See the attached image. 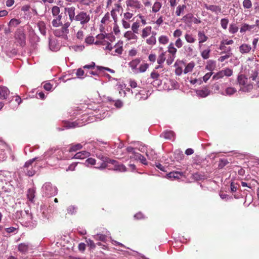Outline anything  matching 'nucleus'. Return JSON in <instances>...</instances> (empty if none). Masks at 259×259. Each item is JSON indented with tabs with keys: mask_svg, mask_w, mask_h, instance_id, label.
<instances>
[{
	"mask_svg": "<svg viewBox=\"0 0 259 259\" xmlns=\"http://www.w3.org/2000/svg\"><path fill=\"white\" fill-rule=\"evenodd\" d=\"M52 24L53 27H58L61 26L59 29L54 30V34L57 37L66 38L69 33L68 28L70 26V22L68 20L67 16L63 13L54 17Z\"/></svg>",
	"mask_w": 259,
	"mask_h": 259,
	"instance_id": "1",
	"label": "nucleus"
},
{
	"mask_svg": "<svg viewBox=\"0 0 259 259\" xmlns=\"http://www.w3.org/2000/svg\"><path fill=\"white\" fill-rule=\"evenodd\" d=\"M237 81L240 86V90L245 92H250L253 89V84L248 82V78L244 75L238 76Z\"/></svg>",
	"mask_w": 259,
	"mask_h": 259,
	"instance_id": "2",
	"label": "nucleus"
},
{
	"mask_svg": "<svg viewBox=\"0 0 259 259\" xmlns=\"http://www.w3.org/2000/svg\"><path fill=\"white\" fill-rule=\"evenodd\" d=\"M91 19V17L89 14L84 11H80L76 14L74 20L79 22V24L83 26L90 21Z\"/></svg>",
	"mask_w": 259,
	"mask_h": 259,
	"instance_id": "3",
	"label": "nucleus"
},
{
	"mask_svg": "<svg viewBox=\"0 0 259 259\" xmlns=\"http://www.w3.org/2000/svg\"><path fill=\"white\" fill-rule=\"evenodd\" d=\"M166 52L169 53L166 59V64L170 65L173 63L176 58L177 49L174 47V44L170 42L167 47V51Z\"/></svg>",
	"mask_w": 259,
	"mask_h": 259,
	"instance_id": "4",
	"label": "nucleus"
},
{
	"mask_svg": "<svg viewBox=\"0 0 259 259\" xmlns=\"http://www.w3.org/2000/svg\"><path fill=\"white\" fill-rule=\"evenodd\" d=\"M46 195L49 197L55 196L57 193V189L50 183H45L42 187Z\"/></svg>",
	"mask_w": 259,
	"mask_h": 259,
	"instance_id": "5",
	"label": "nucleus"
},
{
	"mask_svg": "<svg viewBox=\"0 0 259 259\" xmlns=\"http://www.w3.org/2000/svg\"><path fill=\"white\" fill-rule=\"evenodd\" d=\"M233 74V70L229 68H226L219 71L212 76L213 80H218L223 78L224 76L230 77Z\"/></svg>",
	"mask_w": 259,
	"mask_h": 259,
	"instance_id": "6",
	"label": "nucleus"
},
{
	"mask_svg": "<svg viewBox=\"0 0 259 259\" xmlns=\"http://www.w3.org/2000/svg\"><path fill=\"white\" fill-rule=\"evenodd\" d=\"M125 3L127 11H130L131 8L136 12L137 10L140 9L143 7L142 4L138 0H126Z\"/></svg>",
	"mask_w": 259,
	"mask_h": 259,
	"instance_id": "7",
	"label": "nucleus"
},
{
	"mask_svg": "<svg viewBox=\"0 0 259 259\" xmlns=\"http://www.w3.org/2000/svg\"><path fill=\"white\" fill-rule=\"evenodd\" d=\"M106 38L109 39L107 35H105L102 33L99 34L96 36L97 39H100L101 42H102L101 45L106 46L105 50L112 51L113 47L111 44L105 39Z\"/></svg>",
	"mask_w": 259,
	"mask_h": 259,
	"instance_id": "8",
	"label": "nucleus"
},
{
	"mask_svg": "<svg viewBox=\"0 0 259 259\" xmlns=\"http://www.w3.org/2000/svg\"><path fill=\"white\" fill-rule=\"evenodd\" d=\"M75 8L73 6L65 8V12H66L68 15L69 22L70 23L75 20L76 15H75Z\"/></svg>",
	"mask_w": 259,
	"mask_h": 259,
	"instance_id": "9",
	"label": "nucleus"
},
{
	"mask_svg": "<svg viewBox=\"0 0 259 259\" xmlns=\"http://www.w3.org/2000/svg\"><path fill=\"white\" fill-rule=\"evenodd\" d=\"M247 31L252 32H257L258 31V30H255V25H249L247 23L242 24L240 29V32L241 33H245Z\"/></svg>",
	"mask_w": 259,
	"mask_h": 259,
	"instance_id": "10",
	"label": "nucleus"
},
{
	"mask_svg": "<svg viewBox=\"0 0 259 259\" xmlns=\"http://www.w3.org/2000/svg\"><path fill=\"white\" fill-rule=\"evenodd\" d=\"M174 66L176 67V74L178 76L181 75L183 73V67L185 66V62L183 61H177L175 62Z\"/></svg>",
	"mask_w": 259,
	"mask_h": 259,
	"instance_id": "11",
	"label": "nucleus"
},
{
	"mask_svg": "<svg viewBox=\"0 0 259 259\" xmlns=\"http://www.w3.org/2000/svg\"><path fill=\"white\" fill-rule=\"evenodd\" d=\"M156 32L155 31H152L151 35L149 37H147L146 38V43L149 46H154L156 43Z\"/></svg>",
	"mask_w": 259,
	"mask_h": 259,
	"instance_id": "12",
	"label": "nucleus"
},
{
	"mask_svg": "<svg viewBox=\"0 0 259 259\" xmlns=\"http://www.w3.org/2000/svg\"><path fill=\"white\" fill-rule=\"evenodd\" d=\"M152 32L151 26H146L142 30L141 36L142 38L146 39L148 36L152 34Z\"/></svg>",
	"mask_w": 259,
	"mask_h": 259,
	"instance_id": "13",
	"label": "nucleus"
},
{
	"mask_svg": "<svg viewBox=\"0 0 259 259\" xmlns=\"http://www.w3.org/2000/svg\"><path fill=\"white\" fill-rule=\"evenodd\" d=\"M196 93L199 97L204 98L210 94V91L207 87H205L201 90H197Z\"/></svg>",
	"mask_w": 259,
	"mask_h": 259,
	"instance_id": "14",
	"label": "nucleus"
},
{
	"mask_svg": "<svg viewBox=\"0 0 259 259\" xmlns=\"http://www.w3.org/2000/svg\"><path fill=\"white\" fill-rule=\"evenodd\" d=\"M10 94L9 89L5 87H0V99H6Z\"/></svg>",
	"mask_w": 259,
	"mask_h": 259,
	"instance_id": "15",
	"label": "nucleus"
},
{
	"mask_svg": "<svg viewBox=\"0 0 259 259\" xmlns=\"http://www.w3.org/2000/svg\"><path fill=\"white\" fill-rule=\"evenodd\" d=\"M251 49V47L250 45L243 44L239 47V52L242 54H247L250 52Z\"/></svg>",
	"mask_w": 259,
	"mask_h": 259,
	"instance_id": "16",
	"label": "nucleus"
},
{
	"mask_svg": "<svg viewBox=\"0 0 259 259\" xmlns=\"http://www.w3.org/2000/svg\"><path fill=\"white\" fill-rule=\"evenodd\" d=\"M89 156V152L86 151H82L76 153L72 158L82 159L88 157Z\"/></svg>",
	"mask_w": 259,
	"mask_h": 259,
	"instance_id": "17",
	"label": "nucleus"
},
{
	"mask_svg": "<svg viewBox=\"0 0 259 259\" xmlns=\"http://www.w3.org/2000/svg\"><path fill=\"white\" fill-rule=\"evenodd\" d=\"M199 44L201 45L208 39V37L205 35L204 31L199 30L198 32Z\"/></svg>",
	"mask_w": 259,
	"mask_h": 259,
	"instance_id": "18",
	"label": "nucleus"
},
{
	"mask_svg": "<svg viewBox=\"0 0 259 259\" xmlns=\"http://www.w3.org/2000/svg\"><path fill=\"white\" fill-rule=\"evenodd\" d=\"M205 8L207 10H210L212 12L215 13L216 14H218V13H220L221 11V8L220 6H217V5H208L205 4Z\"/></svg>",
	"mask_w": 259,
	"mask_h": 259,
	"instance_id": "19",
	"label": "nucleus"
},
{
	"mask_svg": "<svg viewBox=\"0 0 259 259\" xmlns=\"http://www.w3.org/2000/svg\"><path fill=\"white\" fill-rule=\"evenodd\" d=\"M184 175L183 173L180 171H171L167 174V177L169 178L173 179H180Z\"/></svg>",
	"mask_w": 259,
	"mask_h": 259,
	"instance_id": "20",
	"label": "nucleus"
},
{
	"mask_svg": "<svg viewBox=\"0 0 259 259\" xmlns=\"http://www.w3.org/2000/svg\"><path fill=\"white\" fill-rule=\"evenodd\" d=\"M186 41L189 44L195 43L196 41L195 37L189 32H186L184 36Z\"/></svg>",
	"mask_w": 259,
	"mask_h": 259,
	"instance_id": "21",
	"label": "nucleus"
},
{
	"mask_svg": "<svg viewBox=\"0 0 259 259\" xmlns=\"http://www.w3.org/2000/svg\"><path fill=\"white\" fill-rule=\"evenodd\" d=\"M114 48L115 49L114 52H112L110 53V54L112 55H121L123 52L122 46H121L118 43H117L114 46Z\"/></svg>",
	"mask_w": 259,
	"mask_h": 259,
	"instance_id": "22",
	"label": "nucleus"
},
{
	"mask_svg": "<svg viewBox=\"0 0 259 259\" xmlns=\"http://www.w3.org/2000/svg\"><path fill=\"white\" fill-rule=\"evenodd\" d=\"M219 49L222 52H221V54H223L224 53H226L228 52H231L232 49L231 47H227L226 45H225L223 42H220V45L219 47Z\"/></svg>",
	"mask_w": 259,
	"mask_h": 259,
	"instance_id": "23",
	"label": "nucleus"
},
{
	"mask_svg": "<svg viewBox=\"0 0 259 259\" xmlns=\"http://www.w3.org/2000/svg\"><path fill=\"white\" fill-rule=\"evenodd\" d=\"M136 33L134 32L132 30H129L126 31L124 34V37L127 38L128 40L136 39L137 36L136 35Z\"/></svg>",
	"mask_w": 259,
	"mask_h": 259,
	"instance_id": "24",
	"label": "nucleus"
},
{
	"mask_svg": "<svg viewBox=\"0 0 259 259\" xmlns=\"http://www.w3.org/2000/svg\"><path fill=\"white\" fill-rule=\"evenodd\" d=\"M37 25L41 34L43 35H45L46 34V26L45 23L44 21H39Z\"/></svg>",
	"mask_w": 259,
	"mask_h": 259,
	"instance_id": "25",
	"label": "nucleus"
},
{
	"mask_svg": "<svg viewBox=\"0 0 259 259\" xmlns=\"http://www.w3.org/2000/svg\"><path fill=\"white\" fill-rule=\"evenodd\" d=\"M162 136L166 139L170 140L175 137V134L172 131H166L162 133Z\"/></svg>",
	"mask_w": 259,
	"mask_h": 259,
	"instance_id": "26",
	"label": "nucleus"
},
{
	"mask_svg": "<svg viewBox=\"0 0 259 259\" xmlns=\"http://www.w3.org/2000/svg\"><path fill=\"white\" fill-rule=\"evenodd\" d=\"M146 155L149 159L152 160L156 159L157 158V154L152 149H149L147 150L146 152Z\"/></svg>",
	"mask_w": 259,
	"mask_h": 259,
	"instance_id": "27",
	"label": "nucleus"
},
{
	"mask_svg": "<svg viewBox=\"0 0 259 259\" xmlns=\"http://www.w3.org/2000/svg\"><path fill=\"white\" fill-rule=\"evenodd\" d=\"M98 158L101 159L102 161L109 162V163L115 164L116 163V161L113 159H111L110 158L104 156L102 154H100L97 156Z\"/></svg>",
	"mask_w": 259,
	"mask_h": 259,
	"instance_id": "28",
	"label": "nucleus"
},
{
	"mask_svg": "<svg viewBox=\"0 0 259 259\" xmlns=\"http://www.w3.org/2000/svg\"><path fill=\"white\" fill-rule=\"evenodd\" d=\"M184 49L188 55H192L194 53V47L192 45H186L184 46Z\"/></svg>",
	"mask_w": 259,
	"mask_h": 259,
	"instance_id": "29",
	"label": "nucleus"
},
{
	"mask_svg": "<svg viewBox=\"0 0 259 259\" xmlns=\"http://www.w3.org/2000/svg\"><path fill=\"white\" fill-rule=\"evenodd\" d=\"M161 7H162V3L160 2L156 1L154 3V4L152 7V12L156 13L159 12V10H160V9L161 8Z\"/></svg>",
	"mask_w": 259,
	"mask_h": 259,
	"instance_id": "30",
	"label": "nucleus"
},
{
	"mask_svg": "<svg viewBox=\"0 0 259 259\" xmlns=\"http://www.w3.org/2000/svg\"><path fill=\"white\" fill-rule=\"evenodd\" d=\"M82 148V146L79 144H71L70 146V148L69 149V151L70 152H76L77 150H80Z\"/></svg>",
	"mask_w": 259,
	"mask_h": 259,
	"instance_id": "31",
	"label": "nucleus"
},
{
	"mask_svg": "<svg viewBox=\"0 0 259 259\" xmlns=\"http://www.w3.org/2000/svg\"><path fill=\"white\" fill-rule=\"evenodd\" d=\"M166 52H163L160 54L157 58V62L158 64H162L166 60L165 54Z\"/></svg>",
	"mask_w": 259,
	"mask_h": 259,
	"instance_id": "32",
	"label": "nucleus"
},
{
	"mask_svg": "<svg viewBox=\"0 0 259 259\" xmlns=\"http://www.w3.org/2000/svg\"><path fill=\"white\" fill-rule=\"evenodd\" d=\"M184 70V73L187 74L188 72H191L195 66V63L193 62H190L186 66Z\"/></svg>",
	"mask_w": 259,
	"mask_h": 259,
	"instance_id": "33",
	"label": "nucleus"
},
{
	"mask_svg": "<svg viewBox=\"0 0 259 259\" xmlns=\"http://www.w3.org/2000/svg\"><path fill=\"white\" fill-rule=\"evenodd\" d=\"M193 17V15L192 14L189 13L185 15L182 20L186 23H190L192 22Z\"/></svg>",
	"mask_w": 259,
	"mask_h": 259,
	"instance_id": "34",
	"label": "nucleus"
},
{
	"mask_svg": "<svg viewBox=\"0 0 259 259\" xmlns=\"http://www.w3.org/2000/svg\"><path fill=\"white\" fill-rule=\"evenodd\" d=\"M35 190L33 188H29L27 191V197L30 201H32L35 197Z\"/></svg>",
	"mask_w": 259,
	"mask_h": 259,
	"instance_id": "35",
	"label": "nucleus"
},
{
	"mask_svg": "<svg viewBox=\"0 0 259 259\" xmlns=\"http://www.w3.org/2000/svg\"><path fill=\"white\" fill-rule=\"evenodd\" d=\"M186 8V6L185 5H179L176 9V14L177 16H180L181 14L183 13L185 9Z\"/></svg>",
	"mask_w": 259,
	"mask_h": 259,
	"instance_id": "36",
	"label": "nucleus"
},
{
	"mask_svg": "<svg viewBox=\"0 0 259 259\" xmlns=\"http://www.w3.org/2000/svg\"><path fill=\"white\" fill-rule=\"evenodd\" d=\"M18 250L22 253H25L28 251V245L25 243H20L18 245Z\"/></svg>",
	"mask_w": 259,
	"mask_h": 259,
	"instance_id": "37",
	"label": "nucleus"
},
{
	"mask_svg": "<svg viewBox=\"0 0 259 259\" xmlns=\"http://www.w3.org/2000/svg\"><path fill=\"white\" fill-rule=\"evenodd\" d=\"M51 12L53 18L61 14L60 9L57 6H54L52 8Z\"/></svg>",
	"mask_w": 259,
	"mask_h": 259,
	"instance_id": "38",
	"label": "nucleus"
},
{
	"mask_svg": "<svg viewBox=\"0 0 259 259\" xmlns=\"http://www.w3.org/2000/svg\"><path fill=\"white\" fill-rule=\"evenodd\" d=\"M210 49L209 48H207L204 50H203L201 53V57L204 59H207L210 57Z\"/></svg>",
	"mask_w": 259,
	"mask_h": 259,
	"instance_id": "39",
	"label": "nucleus"
},
{
	"mask_svg": "<svg viewBox=\"0 0 259 259\" xmlns=\"http://www.w3.org/2000/svg\"><path fill=\"white\" fill-rule=\"evenodd\" d=\"M225 95L231 96L235 94L237 90L235 88L233 87H228L225 90Z\"/></svg>",
	"mask_w": 259,
	"mask_h": 259,
	"instance_id": "40",
	"label": "nucleus"
},
{
	"mask_svg": "<svg viewBox=\"0 0 259 259\" xmlns=\"http://www.w3.org/2000/svg\"><path fill=\"white\" fill-rule=\"evenodd\" d=\"M158 41L161 44L166 45L168 42L169 38L166 35H161L158 38Z\"/></svg>",
	"mask_w": 259,
	"mask_h": 259,
	"instance_id": "41",
	"label": "nucleus"
},
{
	"mask_svg": "<svg viewBox=\"0 0 259 259\" xmlns=\"http://www.w3.org/2000/svg\"><path fill=\"white\" fill-rule=\"evenodd\" d=\"M225 54V55L221 56L219 58L218 60L220 62H223L225 60L229 59L233 55V53L232 52H228Z\"/></svg>",
	"mask_w": 259,
	"mask_h": 259,
	"instance_id": "42",
	"label": "nucleus"
},
{
	"mask_svg": "<svg viewBox=\"0 0 259 259\" xmlns=\"http://www.w3.org/2000/svg\"><path fill=\"white\" fill-rule=\"evenodd\" d=\"M140 26V23L138 22H134L131 27L132 30L136 33H138L139 28Z\"/></svg>",
	"mask_w": 259,
	"mask_h": 259,
	"instance_id": "43",
	"label": "nucleus"
},
{
	"mask_svg": "<svg viewBox=\"0 0 259 259\" xmlns=\"http://www.w3.org/2000/svg\"><path fill=\"white\" fill-rule=\"evenodd\" d=\"M37 157H35L34 158H32L31 159H30L29 160H28L27 161H26L24 165V168H27L28 169V168H29L30 167H32V164L33 163L36 161L37 160Z\"/></svg>",
	"mask_w": 259,
	"mask_h": 259,
	"instance_id": "44",
	"label": "nucleus"
},
{
	"mask_svg": "<svg viewBox=\"0 0 259 259\" xmlns=\"http://www.w3.org/2000/svg\"><path fill=\"white\" fill-rule=\"evenodd\" d=\"M229 30L231 33L234 34L238 31V27L235 24H231L230 25Z\"/></svg>",
	"mask_w": 259,
	"mask_h": 259,
	"instance_id": "45",
	"label": "nucleus"
},
{
	"mask_svg": "<svg viewBox=\"0 0 259 259\" xmlns=\"http://www.w3.org/2000/svg\"><path fill=\"white\" fill-rule=\"evenodd\" d=\"M192 178L193 180L197 181L203 179L204 176L198 172H196L192 175Z\"/></svg>",
	"mask_w": 259,
	"mask_h": 259,
	"instance_id": "46",
	"label": "nucleus"
},
{
	"mask_svg": "<svg viewBox=\"0 0 259 259\" xmlns=\"http://www.w3.org/2000/svg\"><path fill=\"white\" fill-rule=\"evenodd\" d=\"M95 239L97 240H100L103 242L106 241V236L105 235L101 234H98L95 237Z\"/></svg>",
	"mask_w": 259,
	"mask_h": 259,
	"instance_id": "47",
	"label": "nucleus"
},
{
	"mask_svg": "<svg viewBox=\"0 0 259 259\" xmlns=\"http://www.w3.org/2000/svg\"><path fill=\"white\" fill-rule=\"evenodd\" d=\"M160 74L155 70H153L150 74V78L157 80L158 79Z\"/></svg>",
	"mask_w": 259,
	"mask_h": 259,
	"instance_id": "48",
	"label": "nucleus"
},
{
	"mask_svg": "<svg viewBox=\"0 0 259 259\" xmlns=\"http://www.w3.org/2000/svg\"><path fill=\"white\" fill-rule=\"evenodd\" d=\"M252 3L250 0H244L243 2V6L245 9H250L252 7Z\"/></svg>",
	"mask_w": 259,
	"mask_h": 259,
	"instance_id": "49",
	"label": "nucleus"
},
{
	"mask_svg": "<svg viewBox=\"0 0 259 259\" xmlns=\"http://www.w3.org/2000/svg\"><path fill=\"white\" fill-rule=\"evenodd\" d=\"M228 23L229 20L227 18H223L221 20V25L224 29H226L227 28Z\"/></svg>",
	"mask_w": 259,
	"mask_h": 259,
	"instance_id": "50",
	"label": "nucleus"
},
{
	"mask_svg": "<svg viewBox=\"0 0 259 259\" xmlns=\"http://www.w3.org/2000/svg\"><path fill=\"white\" fill-rule=\"evenodd\" d=\"M139 63L140 60L139 59H135L130 62L129 65L132 69H135Z\"/></svg>",
	"mask_w": 259,
	"mask_h": 259,
	"instance_id": "51",
	"label": "nucleus"
},
{
	"mask_svg": "<svg viewBox=\"0 0 259 259\" xmlns=\"http://www.w3.org/2000/svg\"><path fill=\"white\" fill-rule=\"evenodd\" d=\"M249 79H251L252 80H256L258 78V72L256 70L252 71V73L250 74Z\"/></svg>",
	"mask_w": 259,
	"mask_h": 259,
	"instance_id": "52",
	"label": "nucleus"
},
{
	"mask_svg": "<svg viewBox=\"0 0 259 259\" xmlns=\"http://www.w3.org/2000/svg\"><path fill=\"white\" fill-rule=\"evenodd\" d=\"M25 171L28 176H32L35 173V170L33 169V167H30L28 169L26 168Z\"/></svg>",
	"mask_w": 259,
	"mask_h": 259,
	"instance_id": "53",
	"label": "nucleus"
},
{
	"mask_svg": "<svg viewBox=\"0 0 259 259\" xmlns=\"http://www.w3.org/2000/svg\"><path fill=\"white\" fill-rule=\"evenodd\" d=\"M117 162L116 161V163H115V169L119 170L120 171H124L126 170L125 166L123 164L120 165H117Z\"/></svg>",
	"mask_w": 259,
	"mask_h": 259,
	"instance_id": "54",
	"label": "nucleus"
},
{
	"mask_svg": "<svg viewBox=\"0 0 259 259\" xmlns=\"http://www.w3.org/2000/svg\"><path fill=\"white\" fill-rule=\"evenodd\" d=\"M76 212V208L72 205L69 206L67 208V212L69 214H73Z\"/></svg>",
	"mask_w": 259,
	"mask_h": 259,
	"instance_id": "55",
	"label": "nucleus"
},
{
	"mask_svg": "<svg viewBox=\"0 0 259 259\" xmlns=\"http://www.w3.org/2000/svg\"><path fill=\"white\" fill-rule=\"evenodd\" d=\"M149 65L147 63H144L140 65L139 67V71L141 72H144L148 68Z\"/></svg>",
	"mask_w": 259,
	"mask_h": 259,
	"instance_id": "56",
	"label": "nucleus"
},
{
	"mask_svg": "<svg viewBox=\"0 0 259 259\" xmlns=\"http://www.w3.org/2000/svg\"><path fill=\"white\" fill-rule=\"evenodd\" d=\"M76 122H67L65 123V126L67 128H73L77 126Z\"/></svg>",
	"mask_w": 259,
	"mask_h": 259,
	"instance_id": "57",
	"label": "nucleus"
},
{
	"mask_svg": "<svg viewBox=\"0 0 259 259\" xmlns=\"http://www.w3.org/2000/svg\"><path fill=\"white\" fill-rule=\"evenodd\" d=\"M76 37L78 39L82 40L84 37V33L83 31L81 30H78L76 33Z\"/></svg>",
	"mask_w": 259,
	"mask_h": 259,
	"instance_id": "58",
	"label": "nucleus"
},
{
	"mask_svg": "<svg viewBox=\"0 0 259 259\" xmlns=\"http://www.w3.org/2000/svg\"><path fill=\"white\" fill-rule=\"evenodd\" d=\"M182 35V31L179 29H177L174 31L173 36L174 37L180 38V37Z\"/></svg>",
	"mask_w": 259,
	"mask_h": 259,
	"instance_id": "59",
	"label": "nucleus"
},
{
	"mask_svg": "<svg viewBox=\"0 0 259 259\" xmlns=\"http://www.w3.org/2000/svg\"><path fill=\"white\" fill-rule=\"evenodd\" d=\"M133 16V14L130 12L124 13L123 14V19L130 20Z\"/></svg>",
	"mask_w": 259,
	"mask_h": 259,
	"instance_id": "60",
	"label": "nucleus"
},
{
	"mask_svg": "<svg viewBox=\"0 0 259 259\" xmlns=\"http://www.w3.org/2000/svg\"><path fill=\"white\" fill-rule=\"evenodd\" d=\"M94 37L93 36H89L85 38V42L88 44L91 45L94 44Z\"/></svg>",
	"mask_w": 259,
	"mask_h": 259,
	"instance_id": "61",
	"label": "nucleus"
},
{
	"mask_svg": "<svg viewBox=\"0 0 259 259\" xmlns=\"http://www.w3.org/2000/svg\"><path fill=\"white\" fill-rule=\"evenodd\" d=\"M110 19V15L108 12H107L104 16L102 18L101 22L103 24H105L107 21H109Z\"/></svg>",
	"mask_w": 259,
	"mask_h": 259,
	"instance_id": "62",
	"label": "nucleus"
},
{
	"mask_svg": "<svg viewBox=\"0 0 259 259\" xmlns=\"http://www.w3.org/2000/svg\"><path fill=\"white\" fill-rule=\"evenodd\" d=\"M175 45L176 47L178 48H181L182 47L183 42L182 41V40L180 38H177V39L176 40Z\"/></svg>",
	"mask_w": 259,
	"mask_h": 259,
	"instance_id": "63",
	"label": "nucleus"
},
{
	"mask_svg": "<svg viewBox=\"0 0 259 259\" xmlns=\"http://www.w3.org/2000/svg\"><path fill=\"white\" fill-rule=\"evenodd\" d=\"M121 22H122V25L123 27L125 29H127L130 27V26H131L130 24L127 21V20L122 19L121 20Z\"/></svg>",
	"mask_w": 259,
	"mask_h": 259,
	"instance_id": "64",
	"label": "nucleus"
}]
</instances>
